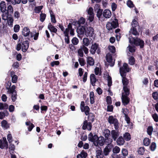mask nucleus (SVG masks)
Here are the masks:
<instances>
[{
    "mask_svg": "<svg viewBox=\"0 0 158 158\" xmlns=\"http://www.w3.org/2000/svg\"><path fill=\"white\" fill-rule=\"evenodd\" d=\"M11 83L10 82L8 81L6 84V89L8 90L7 93L9 94H12V100L14 102L16 99L17 93L15 90L16 87L15 85H13L10 87Z\"/></svg>",
    "mask_w": 158,
    "mask_h": 158,
    "instance_id": "nucleus-1",
    "label": "nucleus"
},
{
    "mask_svg": "<svg viewBox=\"0 0 158 158\" xmlns=\"http://www.w3.org/2000/svg\"><path fill=\"white\" fill-rule=\"evenodd\" d=\"M129 94V90L126 88H124L123 92L122 94V102L124 105H127L129 102L130 99L127 96Z\"/></svg>",
    "mask_w": 158,
    "mask_h": 158,
    "instance_id": "nucleus-2",
    "label": "nucleus"
},
{
    "mask_svg": "<svg viewBox=\"0 0 158 158\" xmlns=\"http://www.w3.org/2000/svg\"><path fill=\"white\" fill-rule=\"evenodd\" d=\"M129 41L131 43H133L136 46H139L140 48H143L144 47V41L140 39L137 38H130L129 37Z\"/></svg>",
    "mask_w": 158,
    "mask_h": 158,
    "instance_id": "nucleus-3",
    "label": "nucleus"
},
{
    "mask_svg": "<svg viewBox=\"0 0 158 158\" xmlns=\"http://www.w3.org/2000/svg\"><path fill=\"white\" fill-rule=\"evenodd\" d=\"M108 122L110 124H113L115 129L116 130L118 129L119 128V123L118 119L113 116L111 115L109 116L107 119Z\"/></svg>",
    "mask_w": 158,
    "mask_h": 158,
    "instance_id": "nucleus-4",
    "label": "nucleus"
},
{
    "mask_svg": "<svg viewBox=\"0 0 158 158\" xmlns=\"http://www.w3.org/2000/svg\"><path fill=\"white\" fill-rule=\"evenodd\" d=\"M131 25L132 28H131L129 31V35L132 34L135 35H139V33L137 31L136 29L135 28L138 26L137 22L135 20L133 19Z\"/></svg>",
    "mask_w": 158,
    "mask_h": 158,
    "instance_id": "nucleus-5",
    "label": "nucleus"
},
{
    "mask_svg": "<svg viewBox=\"0 0 158 158\" xmlns=\"http://www.w3.org/2000/svg\"><path fill=\"white\" fill-rule=\"evenodd\" d=\"M83 51L85 54H88L89 52L88 48L85 46H82L77 50L78 56L83 57L84 56Z\"/></svg>",
    "mask_w": 158,
    "mask_h": 158,
    "instance_id": "nucleus-6",
    "label": "nucleus"
},
{
    "mask_svg": "<svg viewBox=\"0 0 158 158\" xmlns=\"http://www.w3.org/2000/svg\"><path fill=\"white\" fill-rule=\"evenodd\" d=\"M70 32V34L73 36L74 35V30L73 29L72 24L71 23H69L68 25V27L66 28L64 31V33L65 36H68L69 35V31Z\"/></svg>",
    "mask_w": 158,
    "mask_h": 158,
    "instance_id": "nucleus-7",
    "label": "nucleus"
},
{
    "mask_svg": "<svg viewBox=\"0 0 158 158\" xmlns=\"http://www.w3.org/2000/svg\"><path fill=\"white\" fill-rule=\"evenodd\" d=\"M130 69L128 67V65L126 63H124L123 66L120 68V75H126V73L129 71Z\"/></svg>",
    "mask_w": 158,
    "mask_h": 158,
    "instance_id": "nucleus-8",
    "label": "nucleus"
},
{
    "mask_svg": "<svg viewBox=\"0 0 158 158\" xmlns=\"http://www.w3.org/2000/svg\"><path fill=\"white\" fill-rule=\"evenodd\" d=\"M106 58L107 61L110 64V66H113L114 65L115 60L112 59L111 55L108 53L106 55Z\"/></svg>",
    "mask_w": 158,
    "mask_h": 158,
    "instance_id": "nucleus-9",
    "label": "nucleus"
},
{
    "mask_svg": "<svg viewBox=\"0 0 158 158\" xmlns=\"http://www.w3.org/2000/svg\"><path fill=\"white\" fill-rule=\"evenodd\" d=\"M92 124L90 123H88L87 120L84 121L83 125L82 126V129L85 130L87 129L88 130H91L92 128Z\"/></svg>",
    "mask_w": 158,
    "mask_h": 158,
    "instance_id": "nucleus-10",
    "label": "nucleus"
},
{
    "mask_svg": "<svg viewBox=\"0 0 158 158\" xmlns=\"http://www.w3.org/2000/svg\"><path fill=\"white\" fill-rule=\"evenodd\" d=\"M22 50L23 52H25L27 50L29 45V43L28 41H24L21 44Z\"/></svg>",
    "mask_w": 158,
    "mask_h": 158,
    "instance_id": "nucleus-11",
    "label": "nucleus"
},
{
    "mask_svg": "<svg viewBox=\"0 0 158 158\" xmlns=\"http://www.w3.org/2000/svg\"><path fill=\"white\" fill-rule=\"evenodd\" d=\"M126 75L123 74L121 75L122 77V81L123 82V90L124 88H126L128 89H129L127 87V85L129 83L127 79V78L125 77Z\"/></svg>",
    "mask_w": 158,
    "mask_h": 158,
    "instance_id": "nucleus-12",
    "label": "nucleus"
},
{
    "mask_svg": "<svg viewBox=\"0 0 158 158\" xmlns=\"http://www.w3.org/2000/svg\"><path fill=\"white\" fill-rule=\"evenodd\" d=\"M88 139L89 141L92 142H97L98 137L96 135H93L92 133H90L88 135Z\"/></svg>",
    "mask_w": 158,
    "mask_h": 158,
    "instance_id": "nucleus-13",
    "label": "nucleus"
},
{
    "mask_svg": "<svg viewBox=\"0 0 158 158\" xmlns=\"http://www.w3.org/2000/svg\"><path fill=\"white\" fill-rule=\"evenodd\" d=\"M94 34V30L91 27H88L85 31V35L89 36H92Z\"/></svg>",
    "mask_w": 158,
    "mask_h": 158,
    "instance_id": "nucleus-14",
    "label": "nucleus"
},
{
    "mask_svg": "<svg viewBox=\"0 0 158 158\" xmlns=\"http://www.w3.org/2000/svg\"><path fill=\"white\" fill-rule=\"evenodd\" d=\"M113 145H107L103 151V153L105 156H107L109 152L111 151V149L113 148Z\"/></svg>",
    "mask_w": 158,
    "mask_h": 158,
    "instance_id": "nucleus-15",
    "label": "nucleus"
},
{
    "mask_svg": "<svg viewBox=\"0 0 158 158\" xmlns=\"http://www.w3.org/2000/svg\"><path fill=\"white\" fill-rule=\"evenodd\" d=\"M98 45L96 43H94L92 44L91 48L90 50V53L92 54H94L98 49Z\"/></svg>",
    "mask_w": 158,
    "mask_h": 158,
    "instance_id": "nucleus-16",
    "label": "nucleus"
},
{
    "mask_svg": "<svg viewBox=\"0 0 158 158\" xmlns=\"http://www.w3.org/2000/svg\"><path fill=\"white\" fill-rule=\"evenodd\" d=\"M111 138L113 139L114 141L116 140L117 138L119 135V134L118 132L115 130H113L111 131Z\"/></svg>",
    "mask_w": 158,
    "mask_h": 158,
    "instance_id": "nucleus-17",
    "label": "nucleus"
},
{
    "mask_svg": "<svg viewBox=\"0 0 158 158\" xmlns=\"http://www.w3.org/2000/svg\"><path fill=\"white\" fill-rule=\"evenodd\" d=\"M85 27L83 26L80 27L77 29V33L80 35H82L85 32Z\"/></svg>",
    "mask_w": 158,
    "mask_h": 158,
    "instance_id": "nucleus-18",
    "label": "nucleus"
},
{
    "mask_svg": "<svg viewBox=\"0 0 158 158\" xmlns=\"http://www.w3.org/2000/svg\"><path fill=\"white\" fill-rule=\"evenodd\" d=\"M95 153L96 158H103L104 156L102 152L101 149L97 150Z\"/></svg>",
    "mask_w": 158,
    "mask_h": 158,
    "instance_id": "nucleus-19",
    "label": "nucleus"
},
{
    "mask_svg": "<svg viewBox=\"0 0 158 158\" xmlns=\"http://www.w3.org/2000/svg\"><path fill=\"white\" fill-rule=\"evenodd\" d=\"M103 15L105 18H109L111 17V13L109 10H105L103 12Z\"/></svg>",
    "mask_w": 158,
    "mask_h": 158,
    "instance_id": "nucleus-20",
    "label": "nucleus"
},
{
    "mask_svg": "<svg viewBox=\"0 0 158 158\" xmlns=\"http://www.w3.org/2000/svg\"><path fill=\"white\" fill-rule=\"evenodd\" d=\"M23 35L25 36H27L29 35L30 31L29 29L27 27H25L22 32Z\"/></svg>",
    "mask_w": 158,
    "mask_h": 158,
    "instance_id": "nucleus-21",
    "label": "nucleus"
},
{
    "mask_svg": "<svg viewBox=\"0 0 158 158\" xmlns=\"http://www.w3.org/2000/svg\"><path fill=\"white\" fill-rule=\"evenodd\" d=\"M90 80L91 85L93 86L95 85V83L96 81L95 76L94 74H91L90 76Z\"/></svg>",
    "mask_w": 158,
    "mask_h": 158,
    "instance_id": "nucleus-22",
    "label": "nucleus"
},
{
    "mask_svg": "<svg viewBox=\"0 0 158 158\" xmlns=\"http://www.w3.org/2000/svg\"><path fill=\"white\" fill-rule=\"evenodd\" d=\"M48 29L52 32L56 33L57 31V29L52 25L51 23H49L48 26Z\"/></svg>",
    "mask_w": 158,
    "mask_h": 158,
    "instance_id": "nucleus-23",
    "label": "nucleus"
},
{
    "mask_svg": "<svg viewBox=\"0 0 158 158\" xmlns=\"http://www.w3.org/2000/svg\"><path fill=\"white\" fill-rule=\"evenodd\" d=\"M0 7L2 12L3 13L5 12L6 10V5L4 2L2 1L1 2Z\"/></svg>",
    "mask_w": 158,
    "mask_h": 158,
    "instance_id": "nucleus-24",
    "label": "nucleus"
},
{
    "mask_svg": "<svg viewBox=\"0 0 158 158\" xmlns=\"http://www.w3.org/2000/svg\"><path fill=\"white\" fill-rule=\"evenodd\" d=\"M87 60L88 64L90 66H93L94 65V60L91 57H88Z\"/></svg>",
    "mask_w": 158,
    "mask_h": 158,
    "instance_id": "nucleus-25",
    "label": "nucleus"
},
{
    "mask_svg": "<svg viewBox=\"0 0 158 158\" xmlns=\"http://www.w3.org/2000/svg\"><path fill=\"white\" fill-rule=\"evenodd\" d=\"M105 142L104 138L103 137H100L98 138L97 142H96L98 144H99L100 146L103 145Z\"/></svg>",
    "mask_w": 158,
    "mask_h": 158,
    "instance_id": "nucleus-26",
    "label": "nucleus"
},
{
    "mask_svg": "<svg viewBox=\"0 0 158 158\" xmlns=\"http://www.w3.org/2000/svg\"><path fill=\"white\" fill-rule=\"evenodd\" d=\"M117 142L118 145H122L124 144L125 141H124V139H123L122 137L120 136L118 139L117 141Z\"/></svg>",
    "mask_w": 158,
    "mask_h": 158,
    "instance_id": "nucleus-27",
    "label": "nucleus"
},
{
    "mask_svg": "<svg viewBox=\"0 0 158 158\" xmlns=\"http://www.w3.org/2000/svg\"><path fill=\"white\" fill-rule=\"evenodd\" d=\"M113 142L112 138L110 137H107L105 138V143L107 145H113L111 143Z\"/></svg>",
    "mask_w": 158,
    "mask_h": 158,
    "instance_id": "nucleus-28",
    "label": "nucleus"
},
{
    "mask_svg": "<svg viewBox=\"0 0 158 158\" xmlns=\"http://www.w3.org/2000/svg\"><path fill=\"white\" fill-rule=\"evenodd\" d=\"M8 146V144L6 139H5V140L3 141V142L0 140V148H1L2 149L5 147H7Z\"/></svg>",
    "mask_w": 158,
    "mask_h": 158,
    "instance_id": "nucleus-29",
    "label": "nucleus"
},
{
    "mask_svg": "<svg viewBox=\"0 0 158 158\" xmlns=\"http://www.w3.org/2000/svg\"><path fill=\"white\" fill-rule=\"evenodd\" d=\"M25 124L27 126H28V129L29 131H31L34 127V124L32 123H31L30 121L26 122Z\"/></svg>",
    "mask_w": 158,
    "mask_h": 158,
    "instance_id": "nucleus-30",
    "label": "nucleus"
},
{
    "mask_svg": "<svg viewBox=\"0 0 158 158\" xmlns=\"http://www.w3.org/2000/svg\"><path fill=\"white\" fill-rule=\"evenodd\" d=\"M7 20L8 25L11 27H12L14 21L13 18L11 17H9V18H8Z\"/></svg>",
    "mask_w": 158,
    "mask_h": 158,
    "instance_id": "nucleus-31",
    "label": "nucleus"
},
{
    "mask_svg": "<svg viewBox=\"0 0 158 158\" xmlns=\"http://www.w3.org/2000/svg\"><path fill=\"white\" fill-rule=\"evenodd\" d=\"M123 138L124 140L128 141L131 139V136L129 133L126 132L124 134Z\"/></svg>",
    "mask_w": 158,
    "mask_h": 158,
    "instance_id": "nucleus-32",
    "label": "nucleus"
},
{
    "mask_svg": "<svg viewBox=\"0 0 158 158\" xmlns=\"http://www.w3.org/2000/svg\"><path fill=\"white\" fill-rule=\"evenodd\" d=\"M103 134L105 138L107 137H110V131L108 129H105L103 131Z\"/></svg>",
    "mask_w": 158,
    "mask_h": 158,
    "instance_id": "nucleus-33",
    "label": "nucleus"
},
{
    "mask_svg": "<svg viewBox=\"0 0 158 158\" xmlns=\"http://www.w3.org/2000/svg\"><path fill=\"white\" fill-rule=\"evenodd\" d=\"M14 72H11V76L12 77V81L13 83H16L18 78V77L15 75H13Z\"/></svg>",
    "mask_w": 158,
    "mask_h": 158,
    "instance_id": "nucleus-34",
    "label": "nucleus"
},
{
    "mask_svg": "<svg viewBox=\"0 0 158 158\" xmlns=\"http://www.w3.org/2000/svg\"><path fill=\"white\" fill-rule=\"evenodd\" d=\"M114 28H116L118 25V20L117 19H114V20L111 23Z\"/></svg>",
    "mask_w": 158,
    "mask_h": 158,
    "instance_id": "nucleus-35",
    "label": "nucleus"
},
{
    "mask_svg": "<svg viewBox=\"0 0 158 158\" xmlns=\"http://www.w3.org/2000/svg\"><path fill=\"white\" fill-rule=\"evenodd\" d=\"M8 108V105L6 103H0V110L6 109Z\"/></svg>",
    "mask_w": 158,
    "mask_h": 158,
    "instance_id": "nucleus-36",
    "label": "nucleus"
},
{
    "mask_svg": "<svg viewBox=\"0 0 158 158\" xmlns=\"http://www.w3.org/2000/svg\"><path fill=\"white\" fill-rule=\"evenodd\" d=\"M83 41L84 44V45L83 46H88L89 45V42L88 38H84L83 40Z\"/></svg>",
    "mask_w": 158,
    "mask_h": 158,
    "instance_id": "nucleus-37",
    "label": "nucleus"
},
{
    "mask_svg": "<svg viewBox=\"0 0 158 158\" xmlns=\"http://www.w3.org/2000/svg\"><path fill=\"white\" fill-rule=\"evenodd\" d=\"M82 110H81V111H84L86 115H88L89 114V108L88 106H86L84 107Z\"/></svg>",
    "mask_w": 158,
    "mask_h": 158,
    "instance_id": "nucleus-38",
    "label": "nucleus"
},
{
    "mask_svg": "<svg viewBox=\"0 0 158 158\" xmlns=\"http://www.w3.org/2000/svg\"><path fill=\"white\" fill-rule=\"evenodd\" d=\"M150 143V140L148 138H145L143 140V144L145 146H148Z\"/></svg>",
    "mask_w": 158,
    "mask_h": 158,
    "instance_id": "nucleus-39",
    "label": "nucleus"
},
{
    "mask_svg": "<svg viewBox=\"0 0 158 158\" xmlns=\"http://www.w3.org/2000/svg\"><path fill=\"white\" fill-rule=\"evenodd\" d=\"M72 42L74 45H77L79 43V40L76 37H73L72 40Z\"/></svg>",
    "mask_w": 158,
    "mask_h": 158,
    "instance_id": "nucleus-40",
    "label": "nucleus"
},
{
    "mask_svg": "<svg viewBox=\"0 0 158 158\" xmlns=\"http://www.w3.org/2000/svg\"><path fill=\"white\" fill-rule=\"evenodd\" d=\"M129 63L131 65H134L135 62V59L133 56H131L130 57L129 60Z\"/></svg>",
    "mask_w": 158,
    "mask_h": 158,
    "instance_id": "nucleus-41",
    "label": "nucleus"
},
{
    "mask_svg": "<svg viewBox=\"0 0 158 158\" xmlns=\"http://www.w3.org/2000/svg\"><path fill=\"white\" fill-rule=\"evenodd\" d=\"M13 16L15 19H18L20 17V14L18 11H15Z\"/></svg>",
    "mask_w": 158,
    "mask_h": 158,
    "instance_id": "nucleus-42",
    "label": "nucleus"
},
{
    "mask_svg": "<svg viewBox=\"0 0 158 158\" xmlns=\"http://www.w3.org/2000/svg\"><path fill=\"white\" fill-rule=\"evenodd\" d=\"M78 60L81 66H83L85 65V61L83 58H79Z\"/></svg>",
    "mask_w": 158,
    "mask_h": 158,
    "instance_id": "nucleus-43",
    "label": "nucleus"
},
{
    "mask_svg": "<svg viewBox=\"0 0 158 158\" xmlns=\"http://www.w3.org/2000/svg\"><path fill=\"white\" fill-rule=\"evenodd\" d=\"M9 18L8 17V13L6 12L5 13H3L2 15V19L4 20H6Z\"/></svg>",
    "mask_w": 158,
    "mask_h": 158,
    "instance_id": "nucleus-44",
    "label": "nucleus"
},
{
    "mask_svg": "<svg viewBox=\"0 0 158 158\" xmlns=\"http://www.w3.org/2000/svg\"><path fill=\"white\" fill-rule=\"evenodd\" d=\"M52 12L50 11V16L51 17V22L55 23L56 22V21L55 19V15L52 13Z\"/></svg>",
    "mask_w": 158,
    "mask_h": 158,
    "instance_id": "nucleus-45",
    "label": "nucleus"
},
{
    "mask_svg": "<svg viewBox=\"0 0 158 158\" xmlns=\"http://www.w3.org/2000/svg\"><path fill=\"white\" fill-rule=\"evenodd\" d=\"M153 127L152 126H149L147 128V133L148 135H151L153 131Z\"/></svg>",
    "mask_w": 158,
    "mask_h": 158,
    "instance_id": "nucleus-46",
    "label": "nucleus"
},
{
    "mask_svg": "<svg viewBox=\"0 0 158 158\" xmlns=\"http://www.w3.org/2000/svg\"><path fill=\"white\" fill-rule=\"evenodd\" d=\"M95 12L97 13V17L98 18H100L102 14V10L99 9Z\"/></svg>",
    "mask_w": 158,
    "mask_h": 158,
    "instance_id": "nucleus-47",
    "label": "nucleus"
},
{
    "mask_svg": "<svg viewBox=\"0 0 158 158\" xmlns=\"http://www.w3.org/2000/svg\"><path fill=\"white\" fill-rule=\"evenodd\" d=\"M1 124L2 126L4 128H6L8 127L7 122L5 120H3Z\"/></svg>",
    "mask_w": 158,
    "mask_h": 158,
    "instance_id": "nucleus-48",
    "label": "nucleus"
},
{
    "mask_svg": "<svg viewBox=\"0 0 158 158\" xmlns=\"http://www.w3.org/2000/svg\"><path fill=\"white\" fill-rule=\"evenodd\" d=\"M108 48L109 51L112 53H114L115 52V48L113 46H109Z\"/></svg>",
    "mask_w": 158,
    "mask_h": 158,
    "instance_id": "nucleus-49",
    "label": "nucleus"
},
{
    "mask_svg": "<svg viewBox=\"0 0 158 158\" xmlns=\"http://www.w3.org/2000/svg\"><path fill=\"white\" fill-rule=\"evenodd\" d=\"M106 28L108 30H112L113 28H114L113 27L111 23L110 22H108L106 25Z\"/></svg>",
    "mask_w": 158,
    "mask_h": 158,
    "instance_id": "nucleus-50",
    "label": "nucleus"
},
{
    "mask_svg": "<svg viewBox=\"0 0 158 158\" xmlns=\"http://www.w3.org/2000/svg\"><path fill=\"white\" fill-rule=\"evenodd\" d=\"M144 148L143 147H141L139 148L138 152L139 154L143 155L144 153Z\"/></svg>",
    "mask_w": 158,
    "mask_h": 158,
    "instance_id": "nucleus-51",
    "label": "nucleus"
},
{
    "mask_svg": "<svg viewBox=\"0 0 158 158\" xmlns=\"http://www.w3.org/2000/svg\"><path fill=\"white\" fill-rule=\"evenodd\" d=\"M46 17V15L45 14L42 13L40 15V21L43 22L44 21Z\"/></svg>",
    "mask_w": 158,
    "mask_h": 158,
    "instance_id": "nucleus-52",
    "label": "nucleus"
},
{
    "mask_svg": "<svg viewBox=\"0 0 158 158\" xmlns=\"http://www.w3.org/2000/svg\"><path fill=\"white\" fill-rule=\"evenodd\" d=\"M120 151V149L118 146H115L113 149V152L114 153H118Z\"/></svg>",
    "mask_w": 158,
    "mask_h": 158,
    "instance_id": "nucleus-53",
    "label": "nucleus"
},
{
    "mask_svg": "<svg viewBox=\"0 0 158 158\" xmlns=\"http://www.w3.org/2000/svg\"><path fill=\"white\" fill-rule=\"evenodd\" d=\"M89 114L88 119L89 120L93 122L94 120V116L93 114L90 113Z\"/></svg>",
    "mask_w": 158,
    "mask_h": 158,
    "instance_id": "nucleus-54",
    "label": "nucleus"
},
{
    "mask_svg": "<svg viewBox=\"0 0 158 158\" xmlns=\"http://www.w3.org/2000/svg\"><path fill=\"white\" fill-rule=\"evenodd\" d=\"M156 145L155 143L153 142L152 143L151 146L150 147L151 150L152 151H154L156 149Z\"/></svg>",
    "mask_w": 158,
    "mask_h": 158,
    "instance_id": "nucleus-55",
    "label": "nucleus"
},
{
    "mask_svg": "<svg viewBox=\"0 0 158 158\" xmlns=\"http://www.w3.org/2000/svg\"><path fill=\"white\" fill-rule=\"evenodd\" d=\"M152 117L155 122H158V116L155 113L154 114H153L152 115Z\"/></svg>",
    "mask_w": 158,
    "mask_h": 158,
    "instance_id": "nucleus-56",
    "label": "nucleus"
},
{
    "mask_svg": "<svg viewBox=\"0 0 158 158\" xmlns=\"http://www.w3.org/2000/svg\"><path fill=\"white\" fill-rule=\"evenodd\" d=\"M88 13L89 15H94L93 9L91 7H90L88 10Z\"/></svg>",
    "mask_w": 158,
    "mask_h": 158,
    "instance_id": "nucleus-57",
    "label": "nucleus"
},
{
    "mask_svg": "<svg viewBox=\"0 0 158 158\" xmlns=\"http://www.w3.org/2000/svg\"><path fill=\"white\" fill-rule=\"evenodd\" d=\"M122 153L123 155L124 156H127L128 155L127 150L125 148L122 149Z\"/></svg>",
    "mask_w": 158,
    "mask_h": 158,
    "instance_id": "nucleus-58",
    "label": "nucleus"
},
{
    "mask_svg": "<svg viewBox=\"0 0 158 158\" xmlns=\"http://www.w3.org/2000/svg\"><path fill=\"white\" fill-rule=\"evenodd\" d=\"M20 26L19 25H15L14 27V30L15 32H18L19 30Z\"/></svg>",
    "mask_w": 158,
    "mask_h": 158,
    "instance_id": "nucleus-59",
    "label": "nucleus"
},
{
    "mask_svg": "<svg viewBox=\"0 0 158 158\" xmlns=\"http://www.w3.org/2000/svg\"><path fill=\"white\" fill-rule=\"evenodd\" d=\"M95 73L96 75L99 74V75H101V73L98 67H96L94 69Z\"/></svg>",
    "mask_w": 158,
    "mask_h": 158,
    "instance_id": "nucleus-60",
    "label": "nucleus"
},
{
    "mask_svg": "<svg viewBox=\"0 0 158 158\" xmlns=\"http://www.w3.org/2000/svg\"><path fill=\"white\" fill-rule=\"evenodd\" d=\"M127 5L128 6L130 7H133L134 6L132 2L130 0L128 1L127 2Z\"/></svg>",
    "mask_w": 158,
    "mask_h": 158,
    "instance_id": "nucleus-61",
    "label": "nucleus"
},
{
    "mask_svg": "<svg viewBox=\"0 0 158 158\" xmlns=\"http://www.w3.org/2000/svg\"><path fill=\"white\" fill-rule=\"evenodd\" d=\"M106 101L108 104H110L112 103L111 98L110 97L108 96L106 98Z\"/></svg>",
    "mask_w": 158,
    "mask_h": 158,
    "instance_id": "nucleus-62",
    "label": "nucleus"
},
{
    "mask_svg": "<svg viewBox=\"0 0 158 158\" xmlns=\"http://www.w3.org/2000/svg\"><path fill=\"white\" fill-rule=\"evenodd\" d=\"M152 96L155 100H157L158 98V93L157 92L153 93L152 94Z\"/></svg>",
    "mask_w": 158,
    "mask_h": 158,
    "instance_id": "nucleus-63",
    "label": "nucleus"
},
{
    "mask_svg": "<svg viewBox=\"0 0 158 158\" xmlns=\"http://www.w3.org/2000/svg\"><path fill=\"white\" fill-rule=\"evenodd\" d=\"M43 7L42 6H40L36 7L35 9V12L39 13L42 9Z\"/></svg>",
    "mask_w": 158,
    "mask_h": 158,
    "instance_id": "nucleus-64",
    "label": "nucleus"
}]
</instances>
